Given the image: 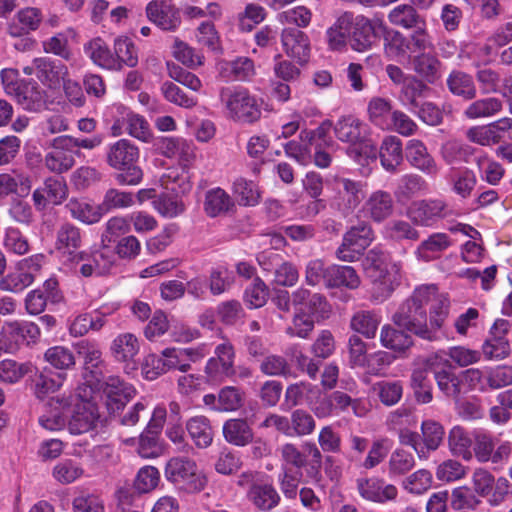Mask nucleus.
<instances>
[{
    "instance_id": "nucleus-6",
    "label": "nucleus",
    "mask_w": 512,
    "mask_h": 512,
    "mask_svg": "<svg viewBox=\"0 0 512 512\" xmlns=\"http://www.w3.org/2000/svg\"><path fill=\"white\" fill-rule=\"evenodd\" d=\"M165 478L189 491H200L206 485V478L198 472L194 460L184 456L172 457L164 469Z\"/></svg>"
},
{
    "instance_id": "nucleus-21",
    "label": "nucleus",
    "mask_w": 512,
    "mask_h": 512,
    "mask_svg": "<svg viewBox=\"0 0 512 512\" xmlns=\"http://www.w3.org/2000/svg\"><path fill=\"white\" fill-rule=\"evenodd\" d=\"M394 211V201L389 192H373L363 205L362 212L376 222L389 218Z\"/></svg>"
},
{
    "instance_id": "nucleus-29",
    "label": "nucleus",
    "mask_w": 512,
    "mask_h": 512,
    "mask_svg": "<svg viewBox=\"0 0 512 512\" xmlns=\"http://www.w3.org/2000/svg\"><path fill=\"white\" fill-rule=\"evenodd\" d=\"M449 91L465 100H473L477 95V88L473 77L466 72L453 70L447 77Z\"/></svg>"
},
{
    "instance_id": "nucleus-45",
    "label": "nucleus",
    "mask_w": 512,
    "mask_h": 512,
    "mask_svg": "<svg viewBox=\"0 0 512 512\" xmlns=\"http://www.w3.org/2000/svg\"><path fill=\"white\" fill-rule=\"evenodd\" d=\"M63 374L47 375L40 373L33 379L34 394L38 399H44L51 393L56 392L63 384Z\"/></svg>"
},
{
    "instance_id": "nucleus-18",
    "label": "nucleus",
    "mask_w": 512,
    "mask_h": 512,
    "mask_svg": "<svg viewBox=\"0 0 512 512\" xmlns=\"http://www.w3.org/2000/svg\"><path fill=\"white\" fill-rule=\"evenodd\" d=\"M357 489L361 497L377 503L394 500L398 494L394 485L385 484L383 480L378 478L358 479Z\"/></svg>"
},
{
    "instance_id": "nucleus-17",
    "label": "nucleus",
    "mask_w": 512,
    "mask_h": 512,
    "mask_svg": "<svg viewBox=\"0 0 512 512\" xmlns=\"http://www.w3.org/2000/svg\"><path fill=\"white\" fill-rule=\"evenodd\" d=\"M99 419L98 407L90 401H82L75 405L74 412L68 422L72 434H83L96 427Z\"/></svg>"
},
{
    "instance_id": "nucleus-58",
    "label": "nucleus",
    "mask_w": 512,
    "mask_h": 512,
    "mask_svg": "<svg viewBox=\"0 0 512 512\" xmlns=\"http://www.w3.org/2000/svg\"><path fill=\"white\" fill-rule=\"evenodd\" d=\"M34 281V276L29 272L18 271L9 273L0 280V289L2 291L18 293L30 286Z\"/></svg>"
},
{
    "instance_id": "nucleus-52",
    "label": "nucleus",
    "mask_w": 512,
    "mask_h": 512,
    "mask_svg": "<svg viewBox=\"0 0 512 512\" xmlns=\"http://www.w3.org/2000/svg\"><path fill=\"white\" fill-rule=\"evenodd\" d=\"M411 386L415 398L419 403L426 404L432 401V388L426 370L417 369L413 371L411 375Z\"/></svg>"
},
{
    "instance_id": "nucleus-25",
    "label": "nucleus",
    "mask_w": 512,
    "mask_h": 512,
    "mask_svg": "<svg viewBox=\"0 0 512 512\" xmlns=\"http://www.w3.org/2000/svg\"><path fill=\"white\" fill-rule=\"evenodd\" d=\"M352 31V14L344 12L333 26L327 30L328 45L332 50H342L350 41Z\"/></svg>"
},
{
    "instance_id": "nucleus-19",
    "label": "nucleus",
    "mask_w": 512,
    "mask_h": 512,
    "mask_svg": "<svg viewBox=\"0 0 512 512\" xmlns=\"http://www.w3.org/2000/svg\"><path fill=\"white\" fill-rule=\"evenodd\" d=\"M38 79L50 88H56L68 74L67 66L48 57L34 59Z\"/></svg>"
},
{
    "instance_id": "nucleus-48",
    "label": "nucleus",
    "mask_w": 512,
    "mask_h": 512,
    "mask_svg": "<svg viewBox=\"0 0 512 512\" xmlns=\"http://www.w3.org/2000/svg\"><path fill=\"white\" fill-rule=\"evenodd\" d=\"M386 235L395 241H417L420 233L411 223L405 220H392L385 226Z\"/></svg>"
},
{
    "instance_id": "nucleus-40",
    "label": "nucleus",
    "mask_w": 512,
    "mask_h": 512,
    "mask_svg": "<svg viewBox=\"0 0 512 512\" xmlns=\"http://www.w3.org/2000/svg\"><path fill=\"white\" fill-rule=\"evenodd\" d=\"M485 387L488 390H498L512 384V366L499 365L485 369Z\"/></svg>"
},
{
    "instance_id": "nucleus-20",
    "label": "nucleus",
    "mask_w": 512,
    "mask_h": 512,
    "mask_svg": "<svg viewBox=\"0 0 512 512\" xmlns=\"http://www.w3.org/2000/svg\"><path fill=\"white\" fill-rule=\"evenodd\" d=\"M422 288L429 291V297L425 304L426 306L430 305V328L437 335L449 314L450 301L446 294L439 293L435 285H424Z\"/></svg>"
},
{
    "instance_id": "nucleus-46",
    "label": "nucleus",
    "mask_w": 512,
    "mask_h": 512,
    "mask_svg": "<svg viewBox=\"0 0 512 512\" xmlns=\"http://www.w3.org/2000/svg\"><path fill=\"white\" fill-rule=\"evenodd\" d=\"M153 206L163 217L167 218L177 217L185 210V205L178 196L166 193L153 200Z\"/></svg>"
},
{
    "instance_id": "nucleus-2",
    "label": "nucleus",
    "mask_w": 512,
    "mask_h": 512,
    "mask_svg": "<svg viewBox=\"0 0 512 512\" xmlns=\"http://www.w3.org/2000/svg\"><path fill=\"white\" fill-rule=\"evenodd\" d=\"M364 275L374 284L376 299H385L391 295L400 282V266L391 262L388 254L372 249L366 254L354 258Z\"/></svg>"
},
{
    "instance_id": "nucleus-22",
    "label": "nucleus",
    "mask_w": 512,
    "mask_h": 512,
    "mask_svg": "<svg viewBox=\"0 0 512 512\" xmlns=\"http://www.w3.org/2000/svg\"><path fill=\"white\" fill-rule=\"evenodd\" d=\"M16 90L11 96L23 109L37 112L45 107V92L35 81H25Z\"/></svg>"
},
{
    "instance_id": "nucleus-44",
    "label": "nucleus",
    "mask_w": 512,
    "mask_h": 512,
    "mask_svg": "<svg viewBox=\"0 0 512 512\" xmlns=\"http://www.w3.org/2000/svg\"><path fill=\"white\" fill-rule=\"evenodd\" d=\"M414 466V456L403 449H397L390 455L388 473L391 477L403 476L410 472Z\"/></svg>"
},
{
    "instance_id": "nucleus-61",
    "label": "nucleus",
    "mask_w": 512,
    "mask_h": 512,
    "mask_svg": "<svg viewBox=\"0 0 512 512\" xmlns=\"http://www.w3.org/2000/svg\"><path fill=\"white\" fill-rule=\"evenodd\" d=\"M465 475L466 467L453 459L443 461L436 468V477L442 482H454L462 479Z\"/></svg>"
},
{
    "instance_id": "nucleus-60",
    "label": "nucleus",
    "mask_w": 512,
    "mask_h": 512,
    "mask_svg": "<svg viewBox=\"0 0 512 512\" xmlns=\"http://www.w3.org/2000/svg\"><path fill=\"white\" fill-rule=\"evenodd\" d=\"M426 189L427 183L421 176L417 174H407L400 179L396 195L408 199Z\"/></svg>"
},
{
    "instance_id": "nucleus-31",
    "label": "nucleus",
    "mask_w": 512,
    "mask_h": 512,
    "mask_svg": "<svg viewBox=\"0 0 512 512\" xmlns=\"http://www.w3.org/2000/svg\"><path fill=\"white\" fill-rule=\"evenodd\" d=\"M186 429L196 447L204 449L212 444L214 434L208 418L195 416L187 421Z\"/></svg>"
},
{
    "instance_id": "nucleus-37",
    "label": "nucleus",
    "mask_w": 512,
    "mask_h": 512,
    "mask_svg": "<svg viewBox=\"0 0 512 512\" xmlns=\"http://www.w3.org/2000/svg\"><path fill=\"white\" fill-rule=\"evenodd\" d=\"M65 208L74 219L88 224L98 222L103 215L100 205L93 206L78 199H70Z\"/></svg>"
},
{
    "instance_id": "nucleus-4",
    "label": "nucleus",
    "mask_w": 512,
    "mask_h": 512,
    "mask_svg": "<svg viewBox=\"0 0 512 512\" xmlns=\"http://www.w3.org/2000/svg\"><path fill=\"white\" fill-rule=\"evenodd\" d=\"M107 165L118 171L115 180L119 185H138L143 178L142 169L136 165L139 149L127 139L110 144L105 155Z\"/></svg>"
},
{
    "instance_id": "nucleus-42",
    "label": "nucleus",
    "mask_w": 512,
    "mask_h": 512,
    "mask_svg": "<svg viewBox=\"0 0 512 512\" xmlns=\"http://www.w3.org/2000/svg\"><path fill=\"white\" fill-rule=\"evenodd\" d=\"M380 338L383 346L396 351H404L413 343L408 333L389 325L382 328Z\"/></svg>"
},
{
    "instance_id": "nucleus-33",
    "label": "nucleus",
    "mask_w": 512,
    "mask_h": 512,
    "mask_svg": "<svg viewBox=\"0 0 512 512\" xmlns=\"http://www.w3.org/2000/svg\"><path fill=\"white\" fill-rule=\"evenodd\" d=\"M451 245L450 238L445 233H433L422 241L416 249L419 259L430 261L439 257Z\"/></svg>"
},
{
    "instance_id": "nucleus-38",
    "label": "nucleus",
    "mask_w": 512,
    "mask_h": 512,
    "mask_svg": "<svg viewBox=\"0 0 512 512\" xmlns=\"http://www.w3.org/2000/svg\"><path fill=\"white\" fill-rule=\"evenodd\" d=\"M233 207L230 196L222 189H212L206 193L204 209L208 216L216 217Z\"/></svg>"
},
{
    "instance_id": "nucleus-64",
    "label": "nucleus",
    "mask_w": 512,
    "mask_h": 512,
    "mask_svg": "<svg viewBox=\"0 0 512 512\" xmlns=\"http://www.w3.org/2000/svg\"><path fill=\"white\" fill-rule=\"evenodd\" d=\"M83 474V469L71 460L59 462L53 469L54 478L62 484H70Z\"/></svg>"
},
{
    "instance_id": "nucleus-5",
    "label": "nucleus",
    "mask_w": 512,
    "mask_h": 512,
    "mask_svg": "<svg viewBox=\"0 0 512 512\" xmlns=\"http://www.w3.org/2000/svg\"><path fill=\"white\" fill-rule=\"evenodd\" d=\"M219 97L233 119L244 123H254L260 119L262 102L246 89L223 87Z\"/></svg>"
},
{
    "instance_id": "nucleus-15",
    "label": "nucleus",
    "mask_w": 512,
    "mask_h": 512,
    "mask_svg": "<svg viewBox=\"0 0 512 512\" xmlns=\"http://www.w3.org/2000/svg\"><path fill=\"white\" fill-rule=\"evenodd\" d=\"M386 30L381 20L357 16L354 22V50H365Z\"/></svg>"
},
{
    "instance_id": "nucleus-59",
    "label": "nucleus",
    "mask_w": 512,
    "mask_h": 512,
    "mask_svg": "<svg viewBox=\"0 0 512 512\" xmlns=\"http://www.w3.org/2000/svg\"><path fill=\"white\" fill-rule=\"evenodd\" d=\"M315 320L305 314V309L295 313L292 324L286 328V334L291 337L307 338L314 329Z\"/></svg>"
},
{
    "instance_id": "nucleus-10",
    "label": "nucleus",
    "mask_w": 512,
    "mask_h": 512,
    "mask_svg": "<svg viewBox=\"0 0 512 512\" xmlns=\"http://www.w3.org/2000/svg\"><path fill=\"white\" fill-rule=\"evenodd\" d=\"M281 43L286 55L294 59L299 65L309 61L311 45L308 35L295 27L283 29Z\"/></svg>"
},
{
    "instance_id": "nucleus-24",
    "label": "nucleus",
    "mask_w": 512,
    "mask_h": 512,
    "mask_svg": "<svg viewBox=\"0 0 512 512\" xmlns=\"http://www.w3.org/2000/svg\"><path fill=\"white\" fill-rule=\"evenodd\" d=\"M248 500L260 511H271L280 502V495L271 484H252L247 491Z\"/></svg>"
},
{
    "instance_id": "nucleus-39",
    "label": "nucleus",
    "mask_w": 512,
    "mask_h": 512,
    "mask_svg": "<svg viewBox=\"0 0 512 512\" xmlns=\"http://www.w3.org/2000/svg\"><path fill=\"white\" fill-rule=\"evenodd\" d=\"M383 364L380 354L366 355V345L360 339L354 337V365L367 368V373L378 375Z\"/></svg>"
},
{
    "instance_id": "nucleus-49",
    "label": "nucleus",
    "mask_w": 512,
    "mask_h": 512,
    "mask_svg": "<svg viewBox=\"0 0 512 512\" xmlns=\"http://www.w3.org/2000/svg\"><path fill=\"white\" fill-rule=\"evenodd\" d=\"M45 360L54 368L67 370L75 365V356L73 352L64 346H54L49 348L44 354Z\"/></svg>"
},
{
    "instance_id": "nucleus-55",
    "label": "nucleus",
    "mask_w": 512,
    "mask_h": 512,
    "mask_svg": "<svg viewBox=\"0 0 512 512\" xmlns=\"http://www.w3.org/2000/svg\"><path fill=\"white\" fill-rule=\"evenodd\" d=\"M114 57L120 62V69L123 64L129 67H135L138 63L136 48L133 42L127 37L117 38L114 42Z\"/></svg>"
},
{
    "instance_id": "nucleus-26",
    "label": "nucleus",
    "mask_w": 512,
    "mask_h": 512,
    "mask_svg": "<svg viewBox=\"0 0 512 512\" xmlns=\"http://www.w3.org/2000/svg\"><path fill=\"white\" fill-rule=\"evenodd\" d=\"M225 440L235 446L243 447L253 440V431L244 419H229L223 425Z\"/></svg>"
},
{
    "instance_id": "nucleus-27",
    "label": "nucleus",
    "mask_w": 512,
    "mask_h": 512,
    "mask_svg": "<svg viewBox=\"0 0 512 512\" xmlns=\"http://www.w3.org/2000/svg\"><path fill=\"white\" fill-rule=\"evenodd\" d=\"M503 102L496 97H484L472 101L463 111V115L470 120L490 118L501 112Z\"/></svg>"
},
{
    "instance_id": "nucleus-36",
    "label": "nucleus",
    "mask_w": 512,
    "mask_h": 512,
    "mask_svg": "<svg viewBox=\"0 0 512 512\" xmlns=\"http://www.w3.org/2000/svg\"><path fill=\"white\" fill-rule=\"evenodd\" d=\"M472 439L467 431L461 426H454L448 434V447L454 456L462 457L464 460L472 458Z\"/></svg>"
},
{
    "instance_id": "nucleus-11",
    "label": "nucleus",
    "mask_w": 512,
    "mask_h": 512,
    "mask_svg": "<svg viewBox=\"0 0 512 512\" xmlns=\"http://www.w3.org/2000/svg\"><path fill=\"white\" fill-rule=\"evenodd\" d=\"M106 407L110 413L122 410L135 395V388L118 376H109L102 385Z\"/></svg>"
},
{
    "instance_id": "nucleus-32",
    "label": "nucleus",
    "mask_w": 512,
    "mask_h": 512,
    "mask_svg": "<svg viewBox=\"0 0 512 512\" xmlns=\"http://www.w3.org/2000/svg\"><path fill=\"white\" fill-rule=\"evenodd\" d=\"M413 70L430 84L440 78L441 62L431 53L423 52L412 59Z\"/></svg>"
},
{
    "instance_id": "nucleus-30",
    "label": "nucleus",
    "mask_w": 512,
    "mask_h": 512,
    "mask_svg": "<svg viewBox=\"0 0 512 512\" xmlns=\"http://www.w3.org/2000/svg\"><path fill=\"white\" fill-rule=\"evenodd\" d=\"M140 349L138 338L132 333L119 334L110 347L111 354L118 362L133 361Z\"/></svg>"
},
{
    "instance_id": "nucleus-63",
    "label": "nucleus",
    "mask_w": 512,
    "mask_h": 512,
    "mask_svg": "<svg viewBox=\"0 0 512 512\" xmlns=\"http://www.w3.org/2000/svg\"><path fill=\"white\" fill-rule=\"evenodd\" d=\"M329 266L321 259L310 260L305 267V281L309 286H317L321 282L326 285Z\"/></svg>"
},
{
    "instance_id": "nucleus-56",
    "label": "nucleus",
    "mask_w": 512,
    "mask_h": 512,
    "mask_svg": "<svg viewBox=\"0 0 512 512\" xmlns=\"http://www.w3.org/2000/svg\"><path fill=\"white\" fill-rule=\"evenodd\" d=\"M222 73H225L228 77H233L234 80L244 81L254 75V64L249 58H238L227 62Z\"/></svg>"
},
{
    "instance_id": "nucleus-41",
    "label": "nucleus",
    "mask_w": 512,
    "mask_h": 512,
    "mask_svg": "<svg viewBox=\"0 0 512 512\" xmlns=\"http://www.w3.org/2000/svg\"><path fill=\"white\" fill-rule=\"evenodd\" d=\"M432 483V473L427 469H419L402 481V487L410 494L421 495L432 487Z\"/></svg>"
},
{
    "instance_id": "nucleus-3",
    "label": "nucleus",
    "mask_w": 512,
    "mask_h": 512,
    "mask_svg": "<svg viewBox=\"0 0 512 512\" xmlns=\"http://www.w3.org/2000/svg\"><path fill=\"white\" fill-rule=\"evenodd\" d=\"M429 297V291L422 286L415 289L413 294L404 301L398 311L393 315V322L416 336L434 341L438 337L435 331L427 324V313L425 302Z\"/></svg>"
},
{
    "instance_id": "nucleus-1",
    "label": "nucleus",
    "mask_w": 512,
    "mask_h": 512,
    "mask_svg": "<svg viewBox=\"0 0 512 512\" xmlns=\"http://www.w3.org/2000/svg\"><path fill=\"white\" fill-rule=\"evenodd\" d=\"M379 154L383 168L388 172H396L403 162L402 142L396 136H387L378 151L370 138L354 139V172L363 177L371 174Z\"/></svg>"
},
{
    "instance_id": "nucleus-8",
    "label": "nucleus",
    "mask_w": 512,
    "mask_h": 512,
    "mask_svg": "<svg viewBox=\"0 0 512 512\" xmlns=\"http://www.w3.org/2000/svg\"><path fill=\"white\" fill-rule=\"evenodd\" d=\"M81 246L80 228L71 223H63L56 232L55 249L66 261L79 264L87 258V253L80 251Z\"/></svg>"
},
{
    "instance_id": "nucleus-57",
    "label": "nucleus",
    "mask_w": 512,
    "mask_h": 512,
    "mask_svg": "<svg viewBox=\"0 0 512 512\" xmlns=\"http://www.w3.org/2000/svg\"><path fill=\"white\" fill-rule=\"evenodd\" d=\"M134 203L133 194L131 192H123L111 188L105 193L103 202L100 204L102 213H106L111 209L127 208Z\"/></svg>"
},
{
    "instance_id": "nucleus-14",
    "label": "nucleus",
    "mask_w": 512,
    "mask_h": 512,
    "mask_svg": "<svg viewBox=\"0 0 512 512\" xmlns=\"http://www.w3.org/2000/svg\"><path fill=\"white\" fill-rule=\"evenodd\" d=\"M147 18L164 31H175L181 24L179 10L167 0H153L146 6Z\"/></svg>"
},
{
    "instance_id": "nucleus-43",
    "label": "nucleus",
    "mask_w": 512,
    "mask_h": 512,
    "mask_svg": "<svg viewBox=\"0 0 512 512\" xmlns=\"http://www.w3.org/2000/svg\"><path fill=\"white\" fill-rule=\"evenodd\" d=\"M428 90V86L422 80H419L416 77H410L403 84L401 99L404 104L409 106L410 111H416L420 104L418 98L423 96Z\"/></svg>"
},
{
    "instance_id": "nucleus-12",
    "label": "nucleus",
    "mask_w": 512,
    "mask_h": 512,
    "mask_svg": "<svg viewBox=\"0 0 512 512\" xmlns=\"http://www.w3.org/2000/svg\"><path fill=\"white\" fill-rule=\"evenodd\" d=\"M512 128V118H502L487 125L474 126L466 131L467 139L481 146H491L501 142L504 133Z\"/></svg>"
},
{
    "instance_id": "nucleus-62",
    "label": "nucleus",
    "mask_w": 512,
    "mask_h": 512,
    "mask_svg": "<svg viewBox=\"0 0 512 512\" xmlns=\"http://www.w3.org/2000/svg\"><path fill=\"white\" fill-rule=\"evenodd\" d=\"M262 373L268 376H288L291 374V367L287 360L280 355H268L260 364Z\"/></svg>"
},
{
    "instance_id": "nucleus-35",
    "label": "nucleus",
    "mask_w": 512,
    "mask_h": 512,
    "mask_svg": "<svg viewBox=\"0 0 512 512\" xmlns=\"http://www.w3.org/2000/svg\"><path fill=\"white\" fill-rule=\"evenodd\" d=\"M41 22L40 11L36 8H26L17 13V16L9 26V33L18 37L36 30Z\"/></svg>"
},
{
    "instance_id": "nucleus-53",
    "label": "nucleus",
    "mask_w": 512,
    "mask_h": 512,
    "mask_svg": "<svg viewBox=\"0 0 512 512\" xmlns=\"http://www.w3.org/2000/svg\"><path fill=\"white\" fill-rule=\"evenodd\" d=\"M384 35L385 52L390 57L405 56L410 49L407 38L396 30H385Z\"/></svg>"
},
{
    "instance_id": "nucleus-9",
    "label": "nucleus",
    "mask_w": 512,
    "mask_h": 512,
    "mask_svg": "<svg viewBox=\"0 0 512 512\" xmlns=\"http://www.w3.org/2000/svg\"><path fill=\"white\" fill-rule=\"evenodd\" d=\"M215 356L210 358L206 364L205 372L213 381H221L234 376L235 352L231 343L225 342L215 348Z\"/></svg>"
},
{
    "instance_id": "nucleus-7",
    "label": "nucleus",
    "mask_w": 512,
    "mask_h": 512,
    "mask_svg": "<svg viewBox=\"0 0 512 512\" xmlns=\"http://www.w3.org/2000/svg\"><path fill=\"white\" fill-rule=\"evenodd\" d=\"M449 214L447 203L442 199H422L414 201L407 209L411 223L430 227Z\"/></svg>"
},
{
    "instance_id": "nucleus-23",
    "label": "nucleus",
    "mask_w": 512,
    "mask_h": 512,
    "mask_svg": "<svg viewBox=\"0 0 512 512\" xmlns=\"http://www.w3.org/2000/svg\"><path fill=\"white\" fill-rule=\"evenodd\" d=\"M77 355L83 360L84 369L92 374V377L100 381L102 375L100 366L103 363L99 346L89 340H81L74 344Z\"/></svg>"
},
{
    "instance_id": "nucleus-50",
    "label": "nucleus",
    "mask_w": 512,
    "mask_h": 512,
    "mask_svg": "<svg viewBox=\"0 0 512 512\" xmlns=\"http://www.w3.org/2000/svg\"><path fill=\"white\" fill-rule=\"evenodd\" d=\"M482 352L485 359L500 361L510 355L511 346L506 338L490 337L483 343Z\"/></svg>"
},
{
    "instance_id": "nucleus-13",
    "label": "nucleus",
    "mask_w": 512,
    "mask_h": 512,
    "mask_svg": "<svg viewBox=\"0 0 512 512\" xmlns=\"http://www.w3.org/2000/svg\"><path fill=\"white\" fill-rule=\"evenodd\" d=\"M52 150L44 157L45 167L52 173L62 174L75 165L74 152L70 149L64 136H58L51 140Z\"/></svg>"
},
{
    "instance_id": "nucleus-47",
    "label": "nucleus",
    "mask_w": 512,
    "mask_h": 512,
    "mask_svg": "<svg viewBox=\"0 0 512 512\" xmlns=\"http://www.w3.org/2000/svg\"><path fill=\"white\" fill-rule=\"evenodd\" d=\"M423 442L428 451H435L443 442L444 427L435 420H425L421 424Z\"/></svg>"
},
{
    "instance_id": "nucleus-34",
    "label": "nucleus",
    "mask_w": 512,
    "mask_h": 512,
    "mask_svg": "<svg viewBox=\"0 0 512 512\" xmlns=\"http://www.w3.org/2000/svg\"><path fill=\"white\" fill-rule=\"evenodd\" d=\"M389 22L404 29H412L424 23V18L420 16L412 5L400 4L394 7L388 14Z\"/></svg>"
},
{
    "instance_id": "nucleus-28",
    "label": "nucleus",
    "mask_w": 512,
    "mask_h": 512,
    "mask_svg": "<svg viewBox=\"0 0 512 512\" xmlns=\"http://www.w3.org/2000/svg\"><path fill=\"white\" fill-rule=\"evenodd\" d=\"M84 51L98 66L110 70H120L119 60L114 57L102 39L91 40L84 46Z\"/></svg>"
},
{
    "instance_id": "nucleus-16",
    "label": "nucleus",
    "mask_w": 512,
    "mask_h": 512,
    "mask_svg": "<svg viewBox=\"0 0 512 512\" xmlns=\"http://www.w3.org/2000/svg\"><path fill=\"white\" fill-rule=\"evenodd\" d=\"M405 151L406 159L412 167L429 176L438 174L439 167L422 141L418 139L409 140Z\"/></svg>"
},
{
    "instance_id": "nucleus-54",
    "label": "nucleus",
    "mask_w": 512,
    "mask_h": 512,
    "mask_svg": "<svg viewBox=\"0 0 512 512\" xmlns=\"http://www.w3.org/2000/svg\"><path fill=\"white\" fill-rule=\"evenodd\" d=\"M243 405V393L234 386L223 387L218 393L217 409L221 412H232Z\"/></svg>"
},
{
    "instance_id": "nucleus-51",
    "label": "nucleus",
    "mask_w": 512,
    "mask_h": 512,
    "mask_svg": "<svg viewBox=\"0 0 512 512\" xmlns=\"http://www.w3.org/2000/svg\"><path fill=\"white\" fill-rule=\"evenodd\" d=\"M161 91L165 99L182 108L191 109L197 105V98L189 96L173 82H164Z\"/></svg>"
}]
</instances>
